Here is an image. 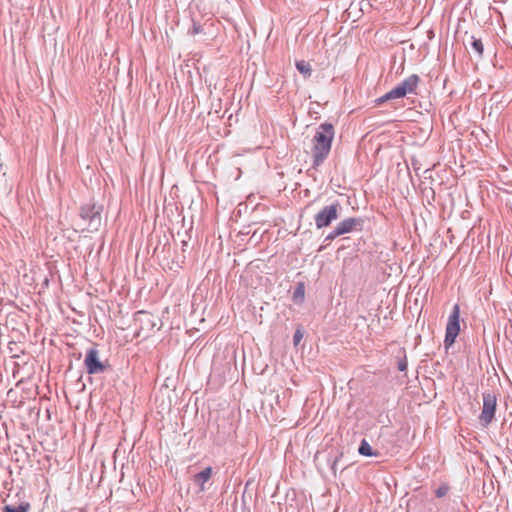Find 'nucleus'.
Returning <instances> with one entry per match:
<instances>
[{"label": "nucleus", "instance_id": "obj_19", "mask_svg": "<svg viewBox=\"0 0 512 512\" xmlns=\"http://www.w3.org/2000/svg\"><path fill=\"white\" fill-rule=\"evenodd\" d=\"M340 224H343V225L356 224V220L354 218H347V219L343 220Z\"/></svg>", "mask_w": 512, "mask_h": 512}, {"label": "nucleus", "instance_id": "obj_7", "mask_svg": "<svg viewBox=\"0 0 512 512\" xmlns=\"http://www.w3.org/2000/svg\"><path fill=\"white\" fill-rule=\"evenodd\" d=\"M342 212V206L338 203H332L323 207L318 213L315 214L314 219L318 225L330 224L336 220Z\"/></svg>", "mask_w": 512, "mask_h": 512}, {"label": "nucleus", "instance_id": "obj_11", "mask_svg": "<svg viewBox=\"0 0 512 512\" xmlns=\"http://www.w3.org/2000/svg\"><path fill=\"white\" fill-rule=\"evenodd\" d=\"M296 68L305 77H309L311 75V72H312L311 66L308 62H306L304 60L297 61Z\"/></svg>", "mask_w": 512, "mask_h": 512}, {"label": "nucleus", "instance_id": "obj_5", "mask_svg": "<svg viewBox=\"0 0 512 512\" xmlns=\"http://www.w3.org/2000/svg\"><path fill=\"white\" fill-rule=\"evenodd\" d=\"M497 407V396L494 393H483V407L479 420L487 427L493 420Z\"/></svg>", "mask_w": 512, "mask_h": 512}, {"label": "nucleus", "instance_id": "obj_6", "mask_svg": "<svg viewBox=\"0 0 512 512\" xmlns=\"http://www.w3.org/2000/svg\"><path fill=\"white\" fill-rule=\"evenodd\" d=\"M84 365L89 374L102 373L107 368V363L101 360L97 349L91 348L86 352Z\"/></svg>", "mask_w": 512, "mask_h": 512}, {"label": "nucleus", "instance_id": "obj_12", "mask_svg": "<svg viewBox=\"0 0 512 512\" xmlns=\"http://www.w3.org/2000/svg\"><path fill=\"white\" fill-rule=\"evenodd\" d=\"M30 510V504L28 502L19 505L18 507H12L6 505L3 508V512H28Z\"/></svg>", "mask_w": 512, "mask_h": 512}, {"label": "nucleus", "instance_id": "obj_2", "mask_svg": "<svg viewBox=\"0 0 512 512\" xmlns=\"http://www.w3.org/2000/svg\"><path fill=\"white\" fill-rule=\"evenodd\" d=\"M419 82V76L416 74H412L406 79H404L401 83H399L395 88L391 89L382 97L378 98L376 102L377 104H382L388 100L403 98L407 94L416 93V89L418 87Z\"/></svg>", "mask_w": 512, "mask_h": 512}, {"label": "nucleus", "instance_id": "obj_15", "mask_svg": "<svg viewBox=\"0 0 512 512\" xmlns=\"http://www.w3.org/2000/svg\"><path fill=\"white\" fill-rule=\"evenodd\" d=\"M302 338H303V333L301 332V330H299V329L296 330L294 337H293L294 344L298 345L300 343V341L302 340Z\"/></svg>", "mask_w": 512, "mask_h": 512}, {"label": "nucleus", "instance_id": "obj_9", "mask_svg": "<svg viewBox=\"0 0 512 512\" xmlns=\"http://www.w3.org/2000/svg\"><path fill=\"white\" fill-rule=\"evenodd\" d=\"M211 476H212V468L207 467L203 471H201L195 475L194 481L201 487V490H204V484L211 478Z\"/></svg>", "mask_w": 512, "mask_h": 512}, {"label": "nucleus", "instance_id": "obj_18", "mask_svg": "<svg viewBox=\"0 0 512 512\" xmlns=\"http://www.w3.org/2000/svg\"><path fill=\"white\" fill-rule=\"evenodd\" d=\"M447 490L448 488L447 487H440L437 491H436V495L438 497H442L444 496L446 493H447Z\"/></svg>", "mask_w": 512, "mask_h": 512}, {"label": "nucleus", "instance_id": "obj_13", "mask_svg": "<svg viewBox=\"0 0 512 512\" xmlns=\"http://www.w3.org/2000/svg\"><path fill=\"white\" fill-rule=\"evenodd\" d=\"M359 453L363 456H373L376 455L372 447L369 445V443L366 440H363L359 447Z\"/></svg>", "mask_w": 512, "mask_h": 512}, {"label": "nucleus", "instance_id": "obj_8", "mask_svg": "<svg viewBox=\"0 0 512 512\" xmlns=\"http://www.w3.org/2000/svg\"><path fill=\"white\" fill-rule=\"evenodd\" d=\"M101 209L102 208L100 206H96L95 204L85 205L81 208L80 216L83 221H88L90 223H101Z\"/></svg>", "mask_w": 512, "mask_h": 512}, {"label": "nucleus", "instance_id": "obj_16", "mask_svg": "<svg viewBox=\"0 0 512 512\" xmlns=\"http://www.w3.org/2000/svg\"><path fill=\"white\" fill-rule=\"evenodd\" d=\"M398 369L400 371H406V369H407V360H406V358H403L402 360H400L398 362Z\"/></svg>", "mask_w": 512, "mask_h": 512}, {"label": "nucleus", "instance_id": "obj_1", "mask_svg": "<svg viewBox=\"0 0 512 512\" xmlns=\"http://www.w3.org/2000/svg\"><path fill=\"white\" fill-rule=\"evenodd\" d=\"M334 127L330 123H322L312 139L313 167L320 166L328 157L334 138Z\"/></svg>", "mask_w": 512, "mask_h": 512}, {"label": "nucleus", "instance_id": "obj_20", "mask_svg": "<svg viewBox=\"0 0 512 512\" xmlns=\"http://www.w3.org/2000/svg\"><path fill=\"white\" fill-rule=\"evenodd\" d=\"M199 32H200V26L194 25V27H193V34H196V33H199Z\"/></svg>", "mask_w": 512, "mask_h": 512}, {"label": "nucleus", "instance_id": "obj_17", "mask_svg": "<svg viewBox=\"0 0 512 512\" xmlns=\"http://www.w3.org/2000/svg\"><path fill=\"white\" fill-rule=\"evenodd\" d=\"M352 226H343L342 228L338 229L337 232H336V235H340V234H344V233H347L349 232L351 229Z\"/></svg>", "mask_w": 512, "mask_h": 512}, {"label": "nucleus", "instance_id": "obj_14", "mask_svg": "<svg viewBox=\"0 0 512 512\" xmlns=\"http://www.w3.org/2000/svg\"><path fill=\"white\" fill-rule=\"evenodd\" d=\"M472 41H471V47L472 49L479 55V56H482L483 55V51H484V47H483V43L481 41V39H477L475 37H471Z\"/></svg>", "mask_w": 512, "mask_h": 512}, {"label": "nucleus", "instance_id": "obj_4", "mask_svg": "<svg viewBox=\"0 0 512 512\" xmlns=\"http://www.w3.org/2000/svg\"><path fill=\"white\" fill-rule=\"evenodd\" d=\"M460 332V306L455 304L448 318L444 344L448 348L455 343Z\"/></svg>", "mask_w": 512, "mask_h": 512}, {"label": "nucleus", "instance_id": "obj_3", "mask_svg": "<svg viewBox=\"0 0 512 512\" xmlns=\"http://www.w3.org/2000/svg\"><path fill=\"white\" fill-rule=\"evenodd\" d=\"M137 337L148 338L152 333L161 327L160 319L147 311H138L134 316Z\"/></svg>", "mask_w": 512, "mask_h": 512}, {"label": "nucleus", "instance_id": "obj_10", "mask_svg": "<svg viewBox=\"0 0 512 512\" xmlns=\"http://www.w3.org/2000/svg\"><path fill=\"white\" fill-rule=\"evenodd\" d=\"M305 298V285L304 283L300 282L297 284L294 292H293V300L296 303H302Z\"/></svg>", "mask_w": 512, "mask_h": 512}]
</instances>
